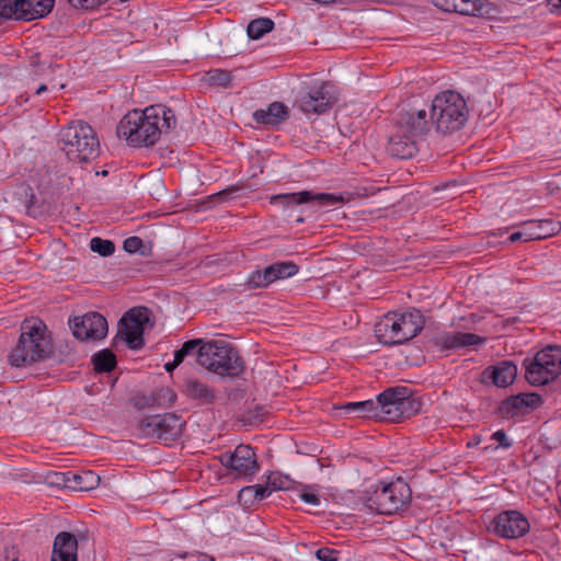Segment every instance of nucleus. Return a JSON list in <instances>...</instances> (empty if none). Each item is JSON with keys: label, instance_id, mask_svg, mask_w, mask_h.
<instances>
[{"label": "nucleus", "instance_id": "obj_20", "mask_svg": "<svg viewBox=\"0 0 561 561\" xmlns=\"http://www.w3.org/2000/svg\"><path fill=\"white\" fill-rule=\"evenodd\" d=\"M183 393L198 405L213 404L216 400L215 389L196 377H187L184 380Z\"/></svg>", "mask_w": 561, "mask_h": 561}, {"label": "nucleus", "instance_id": "obj_18", "mask_svg": "<svg viewBox=\"0 0 561 561\" xmlns=\"http://www.w3.org/2000/svg\"><path fill=\"white\" fill-rule=\"evenodd\" d=\"M541 403L542 398L538 393H518L505 399L500 407V411L505 416L515 417L529 413L539 408Z\"/></svg>", "mask_w": 561, "mask_h": 561}, {"label": "nucleus", "instance_id": "obj_28", "mask_svg": "<svg viewBox=\"0 0 561 561\" xmlns=\"http://www.w3.org/2000/svg\"><path fill=\"white\" fill-rule=\"evenodd\" d=\"M517 375V367L512 362L504 360L491 368L489 378L497 387H507L513 383Z\"/></svg>", "mask_w": 561, "mask_h": 561}, {"label": "nucleus", "instance_id": "obj_1", "mask_svg": "<svg viewBox=\"0 0 561 561\" xmlns=\"http://www.w3.org/2000/svg\"><path fill=\"white\" fill-rule=\"evenodd\" d=\"M175 126L174 112L165 105L156 104L128 112L117 125L116 133L128 145L141 148L154 145L163 131Z\"/></svg>", "mask_w": 561, "mask_h": 561}, {"label": "nucleus", "instance_id": "obj_38", "mask_svg": "<svg viewBox=\"0 0 561 561\" xmlns=\"http://www.w3.org/2000/svg\"><path fill=\"white\" fill-rule=\"evenodd\" d=\"M90 249L102 256H108L114 253L115 244L111 240L94 237L90 241Z\"/></svg>", "mask_w": 561, "mask_h": 561}, {"label": "nucleus", "instance_id": "obj_22", "mask_svg": "<svg viewBox=\"0 0 561 561\" xmlns=\"http://www.w3.org/2000/svg\"><path fill=\"white\" fill-rule=\"evenodd\" d=\"M434 5L445 12L458 13L461 15H479L488 0H433Z\"/></svg>", "mask_w": 561, "mask_h": 561}, {"label": "nucleus", "instance_id": "obj_30", "mask_svg": "<svg viewBox=\"0 0 561 561\" xmlns=\"http://www.w3.org/2000/svg\"><path fill=\"white\" fill-rule=\"evenodd\" d=\"M92 363L96 373H110L117 364L116 356L111 350H102L92 356Z\"/></svg>", "mask_w": 561, "mask_h": 561}, {"label": "nucleus", "instance_id": "obj_15", "mask_svg": "<svg viewBox=\"0 0 561 561\" xmlns=\"http://www.w3.org/2000/svg\"><path fill=\"white\" fill-rule=\"evenodd\" d=\"M271 204H279L285 208L300 204H313L319 207L333 206L344 202L342 195L331 193H312L310 191H301L297 193L273 195L270 199Z\"/></svg>", "mask_w": 561, "mask_h": 561}, {"label": "nucleus", "instance_id": "obj_10", "mask_svg": "<svg viewBox=\"0 0 561 561\" xmlns=\"http://www.w3.org/2000/svg\"><path fill=\"white\" fill-rule=\"evenodd\" d=\"M525 377L534 386H543L561 374V347L549 345L533 359L524 360Z\"/></svg>", "mask_w": 561, "mask_h": 561}, {"label": "nucleus", "instance_id": "obj_12", "mask_svg": "<svg viewBox=\"0 0 561 561\" xmlns=\"http://www.w3.org/2000/svg\"><path fill=\"white\" fill-rule=\"evenodd\" d=\"M219 460L236 478H251L260 469L255 451L249 445H238L232 453L221 454Z\"/></svg>", "mask_w": 561, "mask_h": 561}, {"label": "nucleus", "instance_id": "obj_27", "mask_svg": "<svg viewBox=\"0 0 561 561\" xmlns=\"http://www.w3.org/2000/svg\"><path fill=\"white\" fill-rule=\"evenodd\" d=\"M528 231L534 232L531 240H541L561 231V222L554 219L529 220L525 222Z\"/></svg>", "mask_w": 561, "mask_h": 561}, {"label": "nucleus", "instance_id": "obj_42", "mask_svg": "<svg viewBox=\"0 0 561 561\" xmlns=\"http://www.w3.org/2000/svg\"><path fill=\"white\" fill-rule=\"evenodd\" d=\"M142 247V240L139 237H129L124 241V250L128 253H135Z\"/></svg>", "mask_w": 561, "mask_h": 561}, {"label": "nucleus", "instance_id": "obj_24", "mask_svg": "<svg viewBox=\"0 0 561 561\" xmlns=\"http://www.w3.org/2000/svg\"><path fill=\"white\" fill-rule=\"evenodd\" d=\"M483 340L473 333L446 332L435 337V345L440 350H456L480 344Z\"/></svg>", "mask_w": 561, "mask_h": 561}, {"label": "nucleus", "instance_id": "obj_8", "mask_svg": "<svg viewBox=\"0 0 561 561\" xmlns=\"http://www.w3.org/2000/svg\"><path fill=\"white\" fill-rule=\"evenodd\" d=\"M378 419L387 422H401L415 414L420 402L410 396L407 387L388 388L377 396Z\"/></svg>", "mask_w": 561, "mask_h": 561}, {"label": "nucleus", "instance_id": "obj_37", "mask_svg": "<svg viewBox=\"0 0 561 561\" xmlns=\"http://www.w3.org/2000/svg\"><path fill=\"white\" fill-rule=\"evenodd\" d=\"M205 80L213 85L227 87L231 81V73L228 70L214 69L206 72Z\"/></svg>", "mask_w": 561, "mask_h": 561}, {"label": "nucleus", "instance_id": "obj_21", "mask_svg": "<svg viewBox=\"0 0 561 561\" xmlns=\"http://www.w3.org/2000/svg\"><path fill=\"white\" fill-rule=\"evenodd\" d=\"M51 561H78V540L75 535L61 531L55 537Z\"/></svg>", "mask_w": 561, "mask_h": 561}, {"label": "nucleus", "instance_id": "obj_17", "mask_svg": "<svg viewBox=\"0 0 561 561\" xmlns=\"http://www.w3.org/2000/svg\"><path fill=\"white\" fill-rule=\"evenodd\" d=\"M107 330L106 319L98 312L76 317L72 321L73 335L82 341L101 340L106 335Z\"/></svg>", "mask_w": 561, "mask_h": 561}, {"label": "nucleus", "instance_id": "obj_9", "mask_svg": "<svg viewBox=\"0 0 561 561\" xmlns=\"http://www.w3.org/2000/svg\"><path fill=\"white\" fill-rule=\"evenodd\" d=\"M412 492L409 484L398 478L389 483H382L367 499L366 505L377 514L391 515L408 506Z\"/></svg>", "mask_w": 561, "mask_h": 561}, {"label": "nucleus", "instance_id": "obj_11", "mask_svg": "<svg viewBox=\"0 0 561 561\" xmlns=\"http://www.w3.org/2000/svg\"><path fill=\"white\" fill-rule=\"evenodd\" d=\"M151 311L146 307H135L127 311L118 322L117 336L124 340L129 348L144 346V331L150 321Z\"/></svg>", "mask_w": 561, "mask_h": 561}, {"label": "nucleus", "instance_id": "obj_6", "mask_svg": "<svg viewBox=\"0 0 561 561\" xmlns=\"http://www.w3.org/2000/svg\"><path fill=\"white\" fill-rule=\"evenodd\" d=\"M469 108L466 100L456 91L437 94L431 107V121L436 130L448 135L459 130L467 122Z\"/></svg>", "mask_w": 561, "mask_h": 561}, {"label": "nucleus", "instance_id": "obj_19", "mask_svg": "<svg viewBox=\"0 0 561 561\" xmlns=\"http://www.w3.org/2000/svg\"><path fill=\"white\" fill-rule=\"evenodd\" d=\"M55 483H64L65 486L77 491H90L100 484V477L93 471L87 470L81 472L67 471L56 473Z\"/></svg>", "mask_w": 561, "mask_h": 561}, {"label": "nucleus", "instance_id": "obj_7", "mask_svg": "<svg viewBox=\"0 0 561 561\" xmlns=\"http://www.w3.org/2000/svg\"><path fill=\"white\" fill-rule=\"evenodd\" d=\"M185 420L175 413L148 415L140 419L135 431L138 437L153 438L165 445L178 442L185 426Z\"/></svg>", "mask_w": 561, "mask_h": 561}, {"label": "nucleus", "instance_id": "obj_43", "mask_svg": "<svg viewBox=\"0 0 561 561\" xmlns=\"http://www.w3.org/2000/svg\"><path fill=\"white\" fill-rule=\"evenodd\" d=\"M531 237H534V232L528 231V229H527V227H526V225L524 222L523 224V230L517 231V232H513L508 237V240H510V242H516L518 240L530 241Z\"/></svg>", "mask_w": 561, "mask_h": 561}, {"label": "nucleus", "instance_id": "obj_16", "mask_svg": "<svg viewBox=\"0 0 561 561\" xmlns=\"http://www.w3.org/2000/svg\"><path fill=\"white\" fill-rule=\"evenodd\" d=\"M431 124V117L424 108H410L399 113L394 128L419 140L430 131Z\"/></svg>", "mask_w": 561, "mask_h": 561}, {"label": "nucleus", "instance_id": "obj_14", "mask_svg": "<svg viewBox=\"0 0 561 561\" xmlns=\"http://www.w3.org/2000/svg\"><path fill=\"white\" fill-rule=\"evenodd\" d=\"M492 531L505 539H517L529 531L527 518L518 511H504L491 523Z\"/></svg>", "mask_w": 561, "mask_h": 561}, {"label": "nucleus", "instance_id": "obj_46", "mask_svg": "<svg viewBox=\"0 0 561 561\" xmlns=\"http://www.w3.org/2000/svg\"><path fill=\"white\" fill-rule=\"evenodd\" d=\"M299 496L305 503L310 505H318L320 503L319 496L312 492L302 491Z\"/></svg>", "mask_w": 561, "mask_h": 561}, {"label": "nucleus", "instance_id": "obj_36", "mask_svg": "<svg viewBox=\"0 0 561 561\" xmlns=\"http://www.w3.org/2000/svg\"><path fill=\"white\" fill-rule=\"evenodd\" d=\"M272 493V489L267 485H261V484H255V485H250V486H245L243 489L240 490L239 492V501L241 502L242 499L245 497L247 494H253V502H259V501H262L263 499L270 496Z\"/></svg>", "mask_w": 561, "mask_h": 561}, {"label": "nucleus", "instance_id": "obj_33", "mask_svg": "<svg viewBox=\"0 0 561 561\" xmlns=\"http://www.w3.org/2000/svg\"><path fill=\"white\" fill-rule=\"evenodd\" d=\"M24 13L21 0H0V18L4 20H22Z\"/></svg>", "mask_w": 561, "mask_h": 561}, {"label": "nucleus", "instance_id": "obj_41", "mask_svg": "<svg viewBox=\"0 0 561 561\" xmlns=\"http://www.w3.org/2000/svg\"><path fill=\"white\" fill-rule=\"evenodd\" d=\"M288 483V479L286 477H282L278 472H272L267 478L268 486H272L274 490L286 489Z\"/></svg>", "mask_w": 561, "mask_h": 561}, {"label": "nucleus", "instance_id": "obj_44", "mask_svg": "<svg viewBox=\"0 0 561 561\" xmlns=\"http://www.w3.org/2000/svg\"><path fill=\"white\" fill-rule=\"evenodd\" d=\"M492 439L499 443V446L503 448H510L512 446V442L507 438L506 433L503 430H499L493 433Z\"/></svg>", "mask_w": 561, "mask_h": 561}, {"label": "nucleus", "instance_id": "obj_45", "mask_svg": "<svg viewBox=\"0 0 561 561\" xmlns=\"http://www.w3.org/2000/svg\"><path fill=\"white\" fill-rule=\"evenodd\" d=\"M203 343L202 340H190L183 343L181 350L187 355L193 353L194 351L198 350L197 347L201 346Z\"/></svg>", "mask_w": 561, "mask_h": 561}, {"label": "nucleus", "instance_id": "obj_34", "mask_svg": "<svg viewBox=\"0 0 561 561\" xmlns=\"http://www.w3.org/2000/svg\"><path fill=\"white\" fill-rule=\"evenodd\" d=\"M272 271L274 282L294 276L298 273V266L293 262H278L268 266Z\"/></svg>", "mask_w": 561, "mask_h": 561}, {"label": "nucleus", "instance_id": "obj_29", "mask_svg": "<svg viewBox=\"0 0 561 561\" xmlns=\"http://www.w3.org/2000/svg\"><path fill=\"white\" fill-rule=\"evenodd\" d=\"M24 9L23 21H32L47 15L53 7L54 0H21Z\"/></svg>", "mask_w": 561, "mask_h": 561}, {"label": "nucleus", "instance_id": "obj_49", "mask_svg": "<svg viewBox=\"0 0 561 561\" xmlns=\"http://www.w3.org/2000/svg\"><path fill=\"white\" fill-rule=\"evenodd\" d=\"M178 366H179V365H175V363H174V362H171V363H167V364L164 365V368H165V370H167L168 373H171V371H173Z\"/></svg>", "mask_w": 561, "mask_h": 561}, {"label": "nucleus", "instance_id": "obj_39", "mask_svg": "<svg viewBox=\"0 0 561 561\" xmlns=\"http://www.w3.org/2000/svg\"><path fill=\"white\" fill-rule=\"evenodd\" d=\"M267 410L264 407L256 405L244 414L243 420L248 424L256 426L264 422Z\"/></svg>", "mask_w": 561, "mask_h": 561}, {"label": "nucleus", "instance_id": "obj_26", "mask_svg": "<svg viewBox=\"0 0 561 561\" xmlns=\"http://www.w3.org/2000/svg\"><path fill=\"white\" fill-rule=\"evenodd\" d=\"M36 56L32 58L31 66L33 68V72L35 76H45L46 82H42L38 84V87L35 89V94L41 95L43 92H46L49 87L50 89H64V83H58L55 81L51 76L56 72V70L60 69L59 66H54L51 64H39L35 61Z\"/></svg>", "mask_w": 561, "mask_h": 561}, {"label": "nucleus", "instance_id": "obj_25", "mask_svg": "<svg viewBox=\"0 0 561 561\" xmlns=\"http://www.w3.org/2000/svg\"><path fill=\"white\" fill-rule=\"evenodd\" d=\"M288 117V108L283 103L274 102L266 110H256L254 121L264 126H275Z\"/></svg>", "mask_w": 561, "mask_h": 561}, {"label": "nucleus", "instance_id": "obj_13", "mask_svg": "<svg viewBox=\"0 0 561 561\" xmlns=\"http://www.w3.org/2000/svg\"><path fill=\"white\" fill-rule=\"evenodd\" d=\"M337 101L335 87L330 82H322L302 94L299 100V108L306 114H323Z\"/></svg>", "mask_w": 561, "mask_h": 561}, {"label": "nucleus", "instance_id": "obj_5", "mask_svg": "<svg viewBox=\"0 0 561 561\" xmlns=\"http://www.w3.org/2000/svg\"><path fill=\"white\" fill-rule=\"evenodd\" d=\"M196 355L201 366L220 376L237 377L244 370V362L238 351L224 340L202 344Z\"/></svg>", "mask_w": 561, "mask_h": 561}, {"label": "nucleus", "instance_id": "obj_52", "mask_svg": "<svg viewBox=\"0 0 561 561\" xmlns=\"http://www.w3.org/2000/svg\"><path fill=\"white\" fill-rule=\"evenodd\" d=\"M385 3H392L390 0H383Z\"/></svg>", "mask_w": 561, "mask_h": 561}, {"label": "nucleus", "instance_id": "obj_51", "mask_svg": "<svg viewBox=\"0 0 561 561\" xmlns=\"http://www.w3.org/2000/svg\"><path fill=\"white\" fill-rule=\"evenodd\" d=\"M12 561H25L24 559L14 558Z\"/></svg>", "mask_w": 561, "mask_h": 561}, {"label": "nucleus", "instance_id": "obj_3", "mask_svg": "<svg viewBox=\"0 0 561 561\" xmlns=\"http://www.w3.org/2000/svg\"><path fill=\"white\" fill-rule=\"evenodd\" d=\"M424 327V317L416 309L388 312L375 324V334L385 345H399L415 337Z\"/></svg>", "mask_w": 561, "mask_h": 561}, {"label": "nucleus", "instance_id": "obj_32", "mask_svg": "<svg viewBox=\"0 0 561 561\" xmlns=\"http://www.w3.org/2000/svg\"><path fill=\"white\" fill-rule=\"evenodd\" d=\"M274 21L268 18H259L251 21L247 32L250 38L259 39L274 28Z\"/></svg>", "mask_w": 561, "mask_h": 561}, {"label": "nucleus", "instance_id": "obj_50", "mask_svg": "<svg viewBox=\"0 0 561 561\" xmlns=\"http://www.w3.org/2000/svg\"><path fill=\"white\" fill-rule=\"evenodd\" d=\"M251 497L253 499V494H247L244 499H242L241 501H244V503H247L249 500H251Z\"/></svg>", "mask_w": 561, "mask_h": 561}, {"label": "nucleus", "instance_id": "obj_23", "mask_svg": "<svg viewBox=\"0 0 561 561\" xmlns=\"http://www.w3.org/2000/svg\"><path fill=\"white\" fill-rule=\"evenodd\" d=\"M417 139L408 136L396 128L389 137L388 150L391 156L400 159L412 158L417 152Z\"/></svg>", "mask_w": 561, "mask_h": 561}, {"label": "nucleus", "instance_id": "obj_2", "mask_svg": "<svg viewBox=\"0 0 561 561\" xmlns=\"http://www.w3.org/2000/svg\"><path fill=\"white\" fill-rule=\"evenodd\" d=\"M50 353L51 339L46 324L38 318H31L22 322L19 341L8 360L13 367H22L44 360Z\"/></svg>", "mask_w": 561, "mask_h": 561}, {"label": "nucleus", "instance_id": "obj_40", "mask_svg": "<svg viewBox=\"0 0 561 561\" xmlns=\"http://www.w3.org/2000/svg\"><path fill=\"white\" fill-rule=\"evenodd\" d=\"M340 552L329 547L319 548L316 551V557L320 561H339Z\"/></svg>", "mask_w": 561, "mask_h": 561}, {"label": "nucleus", "instance_id": "obj_31", "mask_svg": "<svg viewBox=\"0 0 561 561\" xmlns=\"http://www.w3.org/2000/svg\"><path fill=\"white\" fill-rule=\"evenodd\" d=\"M344 409L347 412L357 413L363 417L378 419V407L376 405V400L350 402L344 407Z\"/></svg>", "mask_w": 561, "mask_h": 561}, {"label": "nucleus", "instance_id": "obj_4", "mask_svg": "<svg viewBox=\"0 0 561 561\" xmlns=\"http://www.w3.org/2000/svg\"><path fill=\"white\" fill-rule=\"evenodd\" d=\"M61 150L76 163H85L100 154V141L94 129L83 121H75L59 131Z\"/></svg>", "mask_w": 561, "mask_h": 561}, {"label": "nucleus", "instance_id": "obj_47", "mask_svg": "<svg viewBox=\"0 0 561 561\" xmlns=\"http://www.w3.org/2000/svg\"><path fill=\"white\" fill-rule=\"evenodd\" d=\"M549 11L553 14H561V0H547Z\"/></svg>", "mask_w": 561, "mask_h": 561}, {"label": "nucleus", "instance_id": "obj_48", "mask_svg": "<svg viewBox=\"0 0 561 561\" xmlns=\"http://www.w3.org/2000/svg\"><path fill=\"white\" fill-rule=\"evenodd\" d=\"M186 357V354L180 348L174 352V359L173 362L175 365H180L184 358Z\"/></svg>", "mask_w": 561, "mask_h": 561}, {"label": "nucleus", "instance_id": "obj_35", "mask_svg": "<svg viewBox=\"0 0 561 561\" xmlns=\"http://www.w3.org/2000/svg\"><path fill=\"white\" fill-rule=\"evenodd\" d=\"M274 282L272 271L265 267L264 271H254L248 278V285L251 288L266 287Z\"/></svg>", "mask_w": 561, "mask_h": 561}]
</instances>
